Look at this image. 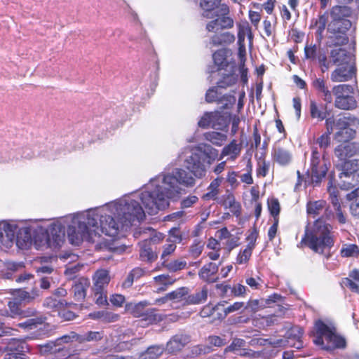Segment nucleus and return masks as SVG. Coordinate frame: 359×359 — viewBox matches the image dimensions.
Wrapping results in <instances>:
<instances>
[{
  "label": "nucleus",
  "instance_id": "nucleus-49",
  "mask_svg": "<svg viewBox=\"0 0 359 359\" xmlns=\"http://www.w3.org/2000/svg\"><path fill=\"white\" fill-rule=\"evenodd\" d=\"M212 57L215 64L218 66L219 68L223 67L226 64L225 51L223 50L215 52Z\"/></svg>",
  "mask_w": 359,
  "mask_h": 359
},
{
  "label": "nucleus",
  "instance_id": "nucleus-6",
  "mask_svg": "<svg viewBox=\"0 0 359 359\" xmlns=\"http://www.w3.org/2000/svg\"><path fill=\"white\" fill-rule=\"evenodd\" d=\"M134 197L135 196H126L111 202L104 205L103 210L109 211L129 228L135 222H140L145 217L143 208Z\"/></svg>",
  "mask_w": 359,
  "mask_h": 359
},
{
  "label": "nucleus",
  "instance_id": "nucleus-12",
  "mask_svg": "<svg viewBox=\"0 0 359 359\" xmlns=\"http://www.w3.org/2000/svg\"><path fill=\"white\" fill-rule=\"evenodd\" d=\"M341 46H333L334 48L330 51L329 60H327L325 55L319 56L318 61L323 72L328 70L331 65L339 66L351 63V54L345 48L339 47Z\"/></svg>",
  "mask_w": 359,
  "mask_h": 359
},
{
  "label": "nucleus",
  "instance_id": "nucleus-37",
  "mask_svg": "<svg viewBox=\"0 0 359 359\" xmlns=\"http://www.w3.org/2000/svg\"><path fill=\"white\" fill-rule=\"evenodd\" d=\"M347 198L349 201H352L350 205L351 214L355 217H359V187L347 194Z\"/></svg>",
  "mask_w": 359,
  "mask_h": 359
},
{
  "label": "nucleus",
  "instance_id": "nucleus-58",
  "mask_svg": "<svg viewBox=\"0 0 359 359\" xmlns=\"http://www.w3.org/2000/svg\"><path fill=\"white\" fill-rule=\"evenodd\" d=\"M176 249L175 243L167 240V243L163 246V252L161 258L164 259L165 257L171 255Z\"/></svg>",
  "mask_w": 359,
  "mask_h": 359
},
{
  "label": "nucleus",
  "instance_id": "nucleus-54",
  "mask_svg": "<svg viewBox=\"0 0 359 359\" xmlns=\"http://www.w3.org/2000/svg\"><path fill=\"white\" fill-rule=\"evenodd\" d=\"M56 344L53 342L48 343L44 345H41L39 347V351L41 354H46L48 353H53L57 351L60 352L63 351L60 348H57Z\"/></svg>",
  "mask_w": 359,
  "mask_h": 359
},
{
  "label": "nucleus",
  "instance_id": "nucleus-11",
  "mask_svg": "<svg viewBox=\"0 0 359 359\" xmlns=\"http://www.w3.org/2000/svg\"><path fill=\"white\" fill-rule=\"evenodd\" d=\"M339 176L341 180V187L348 189L357 186L359 183V159L344 161L340 168Z\"/></svg>",
  "mask_w": 359,
  "mask_h": 359
},
{
  "label": "nucleus",
  "instance_id": "nucleus-22",
  "mask_svg": "<svg viewBox=\"0 0 359 359\" xmlns=\"http://www.w3.org/2000/svg\"><path fill=\"white\" fill-rule=\"evenodd\" d=\"M303 334V331L301 327L294 326L291 327L286 334L287 344L290 346L294 347L299 349L303 346V343L301 338Z\"/></svg>",
  "mask_w": 359,
  "mask_h": 359
},
{
  "label": "nucleus",
  "instance_id": "nucleus-46",
  "mask_svg": "<svg viewBox=\"0 0 359 359\" xmlns=\"http://www.w3.org/2000/svg\"><path fill=\"white\" fill-rule=\"evenodd\" d=\"M189 292V290L187 287H180L174 290L170 293H168V297L169 300L180 301Z\"/></svg>",
  "mask_w": 359,
  "mask_h": 359
},
{
  "label": "nucleus",
  "instance_id": "nucleus-47",
  "mask_svg": "<svg viewBox=\"0 0 359 359\" xmlns=\"http://www.w3.org/2000/svg\"><path fill=\"white\" fill-rule=\"evenodd\" d=\"M186 266V261L182 259H176L166 264L165 267L168 271L175 272L184 269Z\"/></svg>",
  "mask_w": 359,
  "mask_h": 359
},
{
  "label": "nucleus",
  "instance_id": "nucleus-42",
  "mask_svg": "<svg viewBox=\"0 0 359 359\" xmlns=\"http://www.w3.org/2000/svg\"><path fill=\"white\" fill-rule=\"evenodd\" d=\"M147 241L140 244V255L142 260L151 262L156 258V255L147 245Z\"/></svg>",
  "mask_w": 359,
  "mask_h": 359
},
{
  "label": "nucleus",
  "instance_id": "nucleus-61",
  "mask_svg": "<svg viewBox=\"0 0 359 359\" xmlns=\"http://www.w3.org/2000/svg\"><path fill=\"white\" fill-rule=\"evenodd\" d=\"M43 304L45 306L49 309H58L61 308L63 305V304L60 300H57L52 297L47 298L45 300Z\"/></svg>",
  "mask_w": 359,
  "mask_h": 359
},
{
  "label": "nucleus",
  "instance_id": "nucleus-5",
  "mask_svg": "<svg viewBox=\"0 0 359 359\" xmlns=\"http://www.w3.org/2000/svg\"><path fill=\"white\" fill-rule=\"evenodd\" d=\"M325 126L327 133L323 134L317 140L318 144L323 149L327 148L330 144V135L334 128L337 130L334 138L338 142H346L353 139L359 128V118L352 115L343 116L336 119L328 118L325 120Z\"/></svg>",
  "mask_w": 359,
  "mask_h": 359
},
{
  "label": "nucleus",
  "instance_id": "nucleus-52",
  "mask_svg": "<svg viewBox=\"0 0 359 359\" xmlns=\"http://www.w3.org/2000/svg\"><path fill=\"white\" fill-rule=\"evenodd\" d=\"M268 207L271 215L275 219L279 215L280 212V204L276 198H271L268 201Z\"/></svg>",
  "mask_w": 359,
  "mask_h": 359
},
{
  "label": "nucleus",
  "instance_id": "nucleus-50",
  "mask_svg": "<svg viewBox=\"0 0 359 359\" xmlns=\"http://www.w3.org/2000/svg\"><path fill=\"white\" fill-rule=\"evenodd\" d=\"M253 250L245 248L243 251L240 252L236 258V263L238 264H245L250 259Z\"/></svg>",
  "mask_w": 359,
  "mask_h": 359
},
{
  "label": "nucleus",
  "instance_id": "nucleus-31",
  "mask_svg": "<svg viewBox=\"0 0 359 359\" xmlns=\"http://www.w3.org/2000/svg\"><path fill=\"white\" fill-rule=\"evenodd\" d=\"M310 114L313 118L323 121L326 118L327 111L325 106L318 105L315 101L311 100L310 102Z\"/></svg>",
  "mask_w": 359,
  "mask_h": 359
},
{
  "label": "nucleus",
  "instance_id": "nucleus-63",
  "mask_svg": "<svg viewBox=\"0 0 359 359\" xmlns=\"http://www.w3.org/2000/svg\"><path fill=\"white\" fill-rule=\"evenodd\" d=\"M351 278H345L343 280V285L346 287H349L352 291L358 293L359 292V282L353 280L351 276Z\"/></svg>",
  "mask_w": 359,
  "mask_h": 359
},
{
  "label": "nucleus",
  "instance_id": "nucleus-13",
  "mask_svg": "<svg viewBox=\"0 0 359 359\" xmlns=\"http://www.w3.org/2000/svg\"><path fill=\"white\" fill-rule=\"evenodd\" d=\"M151 305L146 301L139 303H129L126 305V311L134 317H142L144 320H148L149 323H155L163 320V316L156 313L154 309L145 310V307Z\"/></svg>",
  "mask_w": 359,
  "mask_h": 359
},
{
  "label": "nucleus",
  "instance_id": "nucleus-55",
  "mask_svg": "<svg viewBox=\"0 0 359 359\" xmlns=\"http://www.w3.org/2000/svg\"><path fill=\"white\" fill-rule=\"evenodd\" d=\"M203 250V244L201 242L194 243L189 249V255L194 259L201 255Z\"/></svg>",
  "mask_w": 359,
  "mask_h": 359
},
{
  "label": "nucleus",
  "instance_id": "nucleus-62",
  "mask_svg": "<svg viewBox=\"0 0 359 359\" xmlns=\"http://www.w3.org/2000/svg\"><path fill=\"white\" fill-rule=\"evenodd\" d=\"M247 287L240 283L235 284L231 288V293L236 297L243 296L246 294Z\"/></svg>",
  "mask_w": 359,
  "mask_h": 359
},
{
  "label": "nucleus",
  "instance_id": "nucleus-51",
  "mask_svg": "<svg viewBox=\"0 0 359 359\" xmlns=\"http://www.w3.org/2000/svg\"><path fill=\"white\" fill-rule=\"evenodd\" d=\"M318 46L313 44H307L304 48L305 57L306 59L314 60L316 59Z\"/></svg>",
  "mask_w": 359,
  "mask_h": 359
},
{
  "label": "nucleus",
  "instance_id": "nucleus-15",
  "mask_svg": "<svg viewBox=\"0 0 359 359\" xmlns=\"http://www.w3.org/2000/svg\"><path fill=\"white\" fill-rule=\"evenodd\" d=\"M311 170L313 180L316 182L323 178L328 170L325 159H320V154L316 150L312 151Z\"/></svg>",
  "mask_w": 359,
  "mask_h": 359
},
{
  "label": "nucleus",
  "instance_id": "nucleus-8",
  "mask_svg": "<svg viewBox=\"0 0 359 359\" xmlns=\"http://www.w3.org/2000/svg\"><path fill=\"white\" fill-rule=\"evenodd\" d=\"M313 342L325 350L344 348L345 339L338 335L334 323L330 320H318L315 323Z\"/></svg>",
  "mask_w": 359,
  "mask_h": 359
},
{
  "label": "nucleus",
  "instance_id": "nucleus-64",
  "mask_svg": "<svg viewBox=\"0 0 359 359\" xmlns=\"http://www.w3.org/2000/svg\"><path fill=\"white\" fill-rule=\"evenodd\" d=\"M236 81V78L234 75H228L223 78V79L218 83V87L226 88L233 84Z\"/></svg>",
  "mask_w": 359,
  "mask_h": 359
},
{
  "label": "nucleus",
  "instance_id": "nucleus-4",
  "mask_svg": "<svg viewBox=\"0 0 359 359\" xmlns=\"http://www.w3.org/2000/svg\"><path fill=\"white\" fill-rule=\"evenodd\" d=\"M355 6H336L331 11L332 21L327 26L329 36L327 44L328 46L346 44L348 38L346 32L351 27V22L346 19L351 15L352 9L359 8V0H355Z\"/></svg>",
  "mask_w": 359,
  "mask_h": 359
},
{
  "label": "nucleus",
  "instance_id": "nucleus-39",
  "mask_svg": "<svg viewBox=\"0 0 359 359\" xmlns=\"http://www.w3.org/2000/svg\"><path fill=\"white\" fill-rule=\"evenodd\" d=\"M8 349L10 351L18 352L24 356L25 353L28 351V347L24 341L13 339L8 344Z\"/></svg>",
  "mask_w": 359,
  "mask_h": 359
},
{
  "label": "nucleus",
  "instance_id": "nucleus-26",
  "mask_svg": "<svg viewBox=\"0 0 359 359\" xmlns=\"http://www.w3.org/2000/svg\"><path fill=\"white\" fill-rule=\"evenodd\" d=\"M110 280L109 273L107 270L100 269L96 271L93 276L94 285L96 290H102L108 285Z\"/></svg>",
  "mask_w": 359,
  "mask_h": 359
},
{
  "label": "nucleus",
  "instance_id": "nucleus-20",
  "mask_svg": "<svg viewBox=\"0 0 359 359\" xmlns=\"http://www.w3.org/2000/svg\"><path fill=\"white\" fill-rule=\"evenodd\" d=\"M327 191L330 194L331 202L334 208V210H336V215L338 221L341 224H344L346 222V217L341 211V205L339 202L338 189L335 185L333 184L332 180H330L328 182Z\"/></svg>",
  "mask_w": 359,
  "mask_h": 359
},
{
  "label": "nucleus",
  "instance_id": "nucleus-34",
  "mask_svg": "<svg viewBox=\"0 0 359 359\" xmlns=\"http://www.w3.org/2000/svg\"><path fill=\"white\" fill-rule=\"evenodd\" d=\"M208 290L206 287H203L200 291L189 295L187 303L190 304H200L204 303L208 298Z\"/></svg>",
  "mask_w": 359,
  "mask_h": 359
},
{
  "label": "nucleus",
  "instance_id": "nucleus-17",
  "mask_svg": "<svg viewBox=\"0 0 359 359\" xmlns=\"http://www.w3.org/2000/svg\"><path fill=\"white\" fill-rule=\"evenodd\" d=\"M334 154L340 160L359 156V142H352L347 144H341L335 148Z\"/></svg>",
  "mask_w": 359,
  "mask_h": 359
},
{
  "label": "nucleus",
  "instance_id": "nucleus-29",
  "mask_svg": "<svg viewBox=\"0 0 359 359\" xmlns=\"http://www.w3.org/2000/svg\"><path fill=\"white\" fill-rule=\"evenodd\" d=\"M240 152V146L236 143V140H233L223 148L219 160L222 159L224 156H229L230 159L235 160L238 156Z\"/></svg>",
  "mask_w": 359,
  "mask_h": 359
},
{
  "label": "nucleus",
  "instance_id": "nucleus-48",
  "mask_svg": "<svg viewBox=\"0 0 359 359\" xmlns=\"http://www.w3.org/2000/svg\"><path fill=\"white\" fill-rule=\"evenodd\" d=\"M213 112H205L198 121V125L201 128H212Z\"/></svg>",
  "mask_w": 359,
  "mask_h": 359
},
{
  "label": "nucleus",
  "instance_id": "nucleus-36",
  "mask_svg": "<svg viewBox=\"0 0 359 359\" xmlns=\"http://www.w3.org/2000/svg\"><path fill=\"white\" fill-rule=\"evenodd\" d=\"M235 41V36L229 32H224L214 35L211 43L215 46L229 44Z\"/></svg>",
  "mask_w": 359,
  "mask_h": 359
},
{
  "label": "nucleus",
  "instance_id": "nucleus-10",
  "mask_svg": "<svg viewBox=\"0 0 359 359\" xmlns=\"http://www.w3.org/2000/svg\"><path fill=\"white\" fill-rule=\"evenodd\" d=\"M335 97L334 107L342 110H353L358 107V101L354 97V88L351 85L339 84L332 88Z\"/></svg>",
  "mask_w": 359,
  "mask_h": 359
},
{
  "label": "nucleus",
  "instance_id": "nucleus-41",
  "mask_svg": "<svg viewBox=\"0 0 359 359\" xmlns=\"http://www.w3.org/2000/svg\"><path fill=\"white\" fill-rule=\"evenodd\" d=\"M164 351V348L162 346H151L141 355L142 359H156Z\"/></svg>",
  "mask_w": 359,
  "mask_h": 359
},
{
  "label": "nucleus",
  "instance_id": "nucleus-16",
  "mask_svg": "<svg viewBox=\"0 0 359 359\" xmlns=\"http://www.w3.org/2000/svg\"><path fill=\"white\" fill-rule=\"evenodd\" d=\"M331 73L330 79L334 83H342L351 80L355 74V67L352 63L336 66Z\"/></svg>",
  "mask_w": 359,
  "mask_h": 359
},
{
  "label": "nucleus",
  "instance_id": "nucleus-43",
  "mask_svg": "<svg viewBox=\"0 0 359 359\" xmlns=\"http://www.w3.org/2000/svg\"><path fill=\"white\" fill-rule=\"evenodd\" d=\"M223 177H217L214 179L209 187H208V193L205 194V197L208 198H215L219 194V187L221 185Z\"/></svg>",
  "mask_w": 359,
  "mask_h": 359
},
{
  "label": "nucleus",
  "instance_id": "nucleus-56",
  "mask_svg": "<svg viewBox=\"0 0 359 359\" xmlns=\"http://www.w3.org/2000/svg\"><path fill=\"white\" fill-rule=\"evenodd\" d=\"M269 163L266 162L264 160L259 161L257 168V175L258 176L265 177L269 170Z\"/></svg>",
  "mask_w": 359,
  "mask_h": 359
},
{
  "label": "nucleus",
  "instance_id": "nucleus-1",
  "mask_svg": "<svg viewBox=\"0 0 359 359\" xmlns=\"http://www.w3.org/2000/svg\"><path fill=\"white\" fill-rule=\"evenodd\" d=\"M104 208L72 215L74 226L69 230V240L72 245H79L84 240L95 242L102 233L111 238L124 235L128 227L109 211H104Z\"/></svg>",
  "mask_w": 359,
  "mask_h": 359
},
{
  "label": "nucleus",
  "instance_id": "nucleus-18",
  "mask_svg": "<svg viewBox=\"0 0 359 359\" xmlns=\"http://www.w3.org/2000/svg\"><path fill=\"white\" fill-rule=\"evenodd\" d=\"M17 226L13 222H8L6 221L0 223V242L5 245H10L13 243Z\"/></svg>",
  "mask_w": 359,
  "mask_h": 359
},
{
  "label": "nucleus",
  "instance_id": "nucleus-57",
  "mask_svg": "<svg viewBox=\"0 0 359 359\" xmlns=\"http://www.w3.org/2000/svg\"><path fill=\"white\" fill-rule=\"evenodd\" d=\"M258 237V232L257 229H253L251 230L247 236L248 245L246 248L253 250L255 247V243Z\"/></svg>",
  "mask_w": 359,
  "mask_h": 359
},
{
  "label": "nucleus",
  "instance_id": "nucleus-38",
  "mask_svg": "<svg viewBox=\"0 0 359 359\" xmlns=\"http://www.w3.org/2000/svg\"><path fill=\"white\" fill-rule=\"evenodd\" d=\"M325 206L326 202L323 200L310 201L307 203V212L316 217L323 211Z\"/></svg>",
  "mask_w": 359,
  "mask_h": 359
},
{
  "label": "nucleus",
  "instance_id": "nucleus-30",
  "mask_svg": "<svg viewBox=\"0 0 359 359\" xmlns=\"http://www.w3.org/2000/svg\"><path fill=\"white\" fill-rule=\"evenodd\" d=\"M229 114L219 111H213L212 128L223 130L228 126Z\"/></svg>",
  "mask_w": 359,
  "mask_h": 359
},
{
  "label": "nucleus",
  "instance_id": "nucleus-3",
  "mask_svg": "<svg viewBox=\"0 0 359 359\" xmlns=\"http://www.w3.org/2000/svg\"><path fill=\"white\" fill-rule=\"evenodd\" d=\"M74 226V216L69 215L53 222L48 229L39 226L34 236V245L37 250L57 248L64 242L65 228L67 237L70 226Z\"/></svg>",
  "mask_w": 359,
  "mask_h": 359
},
{
  "label": "nucleus",
  "instance_id": "nucleus-19",
  "mask_svg": "<svg viewBox=\"0 0 359 359\" xmlns=\"http://www.w3.org/2000/svg\"><path fill=\"white\" fill-rule=\"evenodd\" d=\"M226 302L218 303L215 306L207 305L201 311L203 317L212 316L214 320H223L228 315Z\"/></svg>",
  "mask_w": 359,
  "mask_h": 359
},
{
  "label": "nucleus",
  "instance_id": "nucleus-59",
  "mask_svg": "<svg viewBox=\"0 0 359 359\" xmlns=\"http://www.w3.org/2000/svg\"><path fill=\"white\" fill-rule=\"evenodd\" d=\"M168 240L174 243H180L182 240V238L180 230L177 228H173L170 230L169 238Z\"/></svg>",
  "mask_w": 359,
  "mask_h": 359
},
{
  "label": "nucleus",
  "instance_id": "nucleus-45",
  "mask_svg": "<svg viewBox=\"0 0 359 359\" xmlns=\"http://www.w3.org/2000/svg\"><path fill=\"white\" fill-rule=\"evenodd\" d=\"M219 87H215L209 89L205 95V100L208 102H219V100L221 99L222 93L218 91Z\"/></svg>",
  "mask_w": 359,
  "mask_h": 359
},
{
  "label": "nucleus",
  "instance_id": "nucleus-60",
  "mask_svg": "<svg viewBox=\"0 0 359 359\" xmlns=\"http://www.w3.org/2000/svg\"><path fill=\"white\" fill-rule=\"evenodd\" d=\"M119 315L110 311H104L102 322L109 323L116 322L119 320Z\"/></svg>",
  "mask_w": 359,
  "mask_h": 359
},
{
  "label": "nucleus",
  "instance_id": "nucleus-14",
  "mask_svg": "<svg viewBox=\"0 0 359 359\" xmlns=\"http://www.w3.org/2000/svg\"><path fill=\"white\" fill-rule=\"evenodd\" d=\"M221 16L210 21L206 25V29L210 32H217L221 29H231L233 27V19L229 16V8L226 4H222L219 9Z\"/></svg>",
  "mask_w": 359,
  "mask_h": 359
},
{
  "label": "nucleus",
  "instance_id": "nucleus-28",
  "mask_svg": "<svg viewBox=\"0 0 359 359\" xmlns=\"http://www.w3.org/2000/svg\"><path fill=\"white\" fill-rule=\"evenodd\" d=\"M88 284V280L85 278H81L78 282L75 283L72 287V292L76 300L81 301L85 298Z\"/></svg>",
  "mask_w": 359,
  "mask_h": 359
},
{
  "label": "nucleus",
  "instance_id": "nucleus-35",
  "mask_svg": "<svg viewBox=\"0 0 359 359\" xmlns=\"http://www.w3.org/2000/svg\"><path fill=\"white\" fill-rule=\"evenodd\" d=\"M220 3L221 0H201L200 6L203 10V16L209 18L211 12L217 8Z\"/></svg>",
  "mask_w": 359,
  "mask_h": 359
},
{
  "label": "nucleus",
  "instance_id": "nucleus-21",
  "mask_svg": "<svg viewBox=\"0 0 359 359\" xmlns=\"http://www.w3.org/2000/svg\"><path fill=\"white\" fill-rule=\"evenodd\" d=\"M218 271V265L209 262L205 264L198 271L199 278L205 282L212 283L217 282L218 278L216 274Z\"/></svg>",
  "mask_w": 359,
  "mask_h": 359
},
{
  "label": "nucleus",
  "instance_id": "nucleus-23",
  "mask_svg": "<svg viewBox=\"0 0 359 359\" xmlns=\"http://www.w3.org/2000/svg\"><path fill=\"white\" fill-rule=\"evenodd\" d=\"M328 22V14L320 15L318 18L312 20L310 27L316 31L317 41L320 43L323 38V32Z\"/></svg>",
  "mask_w": 359,
  "mask_h": 359
},
{
  "label": "nucleus",
  "instance_id": "nucleus-24",
  "mask_svg": "<svg viewBox=\"0 0 359 359\" xmlns=\"http://www.w3.org/2000/svg\"><path fill=\"white\" fill-rule=\"evenodd\" d=\"M273 160L280 165L289 164L292 158V153L287 149L276 147L272 151Z\"/></svg>",
  "mask_w": 359,
  "mask_h": 359
},
{
  "label": "nucleus",
  "instance_id": "nucleus-2",
  "mask_svg": "<svg viewBox=\"0 0 359 359\" xmlns=\"http://www.w3.org/2000/svg\"><path fill=\"white\" fill-rule=\"evenodd\" d=\"M194 178L187 171L176 168L172 173L159 175L151 179L140 195L145 210L156 215L168 208L170 200H176L182 194L181 185L193 187Z\"/></svg>",
  "mask_w": 359,
  "mask_h": 359
},
{
  "label": "nucleus",
  "instance_id": "nucleus-25",
  "mask_svg": "<svg viewBox=\"0 0 359 359\" xmlns=\"http://www.w3.org/2000/svg\"><path fill=\"white\" fill-rule=\"evenodd\" d=\"M187 342L188 338L186 336L175 335L167 343V350L170 353L177 352L180 351Z\"/></svg>",
  "mask_w": 359,
  "mask_h": 359
},
{
  "label": "nucleus",
  "instance_id": "nucleus-53",
  "mask_svg": "<svg viewBox=\"0 0 359 359\" xmlns=\"http://www.w3.org/2000/svg\"><path fill=\"white\" fill-rule=\"evenodd\" d=\"M236 99L233 95H223L221 97L219 104H222L223 109H229L236 103Z\"/></svg>",
  "mask_w": 359,
  "mask_h": 359
},
{
  "label": "nucleus",
  "instance_id": "nucleus-32",
  "mask_svg": "<svg viewBox=\"0 0 359 359\" xmlns=\"http://www.w3.org/2000/svg\"><path fill=\"white\" fill-rule=\"evenodd\" d=\"M238 41L240 46H243L245 37L248 36L251 41L252 39V34L251 27L248 22H243L238 24Z\"/></svg>",
  "mask_w": 359,
  "mask_h": 359
},
{
  "label": "nucleus",
  "instance_id": "nucleus-7",
  "mask_svg": "<svg viewBox=\"0 0 359 359\" xmlns=\"http://www.w3.org/2000/svg\"><path fill=\"white\" fill-rule=\"evenodd\" d=\"M199 153H202L208 158V164L212 163L218 156V151L210 145L200 144L194 149L186 148L180 155L184 161V166L197 178H202L206 174V168L201 161Z\"/></svg>",
  "mask_w": 359,
  "mask_h": 359
},
{
  "label": "nucleus",
  "instance_id": "nucleus-40",
  "mask_svg": "<svg viewBox=\"0 0 359 359\" xmlns=\"http://www.w3.org/2000/svg\"><path fill=\"white\" fill-rule=\"evenodd\" d=\"M343 257H357L359 255V248L355 244H344L340 250Z\"/></svg>",
  "mask_w": 359,
  "mask_h": 359
},
{
  "label": "nucleus",
  "instance_id": "nucleus-44",
  "mask_svg": "<svg viewBox=\"0 0 359 359\" xmlns=\"http://www.w3.org/2000/svg\"><path fill=\"white\" fill-rule=\"evenodd\" d=\"M42 317L37 318H30L27 320L25 322L19 323L18 326L26 330H32L36 327L38 324H41L43 322Z\"/></svg>",
  "mask_w": 359,
  "mask_h": 359
},
{
  "label": "nucleus",
  "instance_id": "nucleus-27",
  "mask_svg": "<svg viewBox=\"0 0 359 359\" xmlns=\"http://www.w3.org/2000/svg\"><path fill=\"white\" fill-rule=\"evenodd\" d=\"M175 282V278L168 274H162L154 278V286L156 287L158 292L164 291L168 286L172 285Z\"/></svg>",
  "mask_w": 359,
  "mask_h": 359
},
{
  "label": "nucleus",
  "instance_id": "nucleus-33",
  "mask_svg": "<svg viewBox=\"0 0 359 359\" xmlns=\"http://www.w3.org/2000/svg\"><path fill=\"white\" fill-rule=\"evenodd\" d=\"M205 139L216 146H222L226 140L227 135L216 131H210L204 134Z\"/></svg>",
  "mask_w": 359,
  "mask_h": 359
},
{
  "label": "nucleus",
  "instance_id": "nucleus-9",
  "mask_svg": "<svg viewBox=\"0 0 359 359\" xmlns=\"http://www.w3.org/2000/svg\"><path fill=\"white\" fill-rule=\"evenodd\" d=\"M331 226L322 220H317L310 231H306L302 244L309 247L314 252L323 253L330 248L334 241L330 233Z\"/></svg>",
  "mask_w": 359,
  "mask_h": 359
}]
</instances>
